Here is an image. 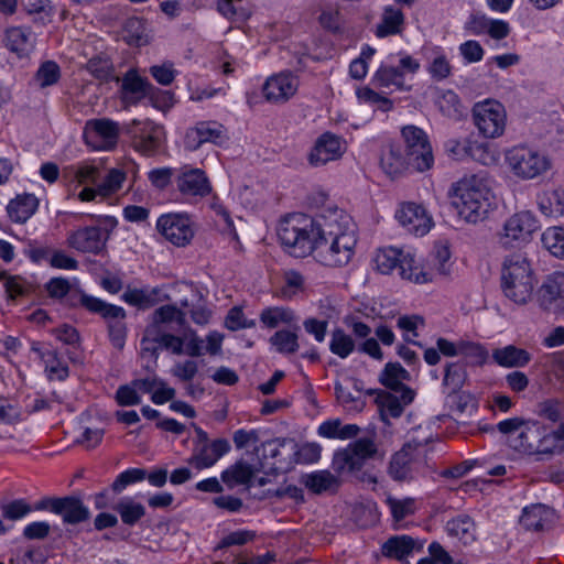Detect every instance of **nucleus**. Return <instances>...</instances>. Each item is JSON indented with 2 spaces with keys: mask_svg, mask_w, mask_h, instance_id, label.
<instances>
[{
  "mask_svg": "<svg viewBox=\"0 0 564 564\" xmlns=\"http://www.w3.org/2000/svg\"><path fill=\"white\" fill-rule=\"evenodd\" d=\"M126 181V173L120 169H111L105 180L98 187H85L79 189L75 195L82 202H93L98 196L106 197L115 194Z\"/></svg>",
  "mask_w": 564,
  "mask_h": 564,
  "instance_id": "c85d7f7f",
  "label": "nucleus"
},
{
  "mask_svg": "<svg viewBox=\"0 0 564 564\" xmlns=\"http://www.w3.org/2000/svg\"><path fill=\"white\" fill-rule=\"evenodd\" d=\"M260 469H262V467H260L259 462L254 465H250L240 460L225 469L221 473V479L229 488H234L238 485L251 487L254 482H258L259 486H263L265 485V479L263 477H257Z\"/></svg>",
  "mask_w": 564,
  "mask_h": 564,
  "instance_id": "a878e982",
  "label": "nucleus"
},
{
  "mask_svg": "<svg viewBox=\"0 0 564 564\" xmlns=\"http://www.w3.org/2000/svg\"><path fill=\"white\" fill-rule=\"evenodd\" d=\"M405 144V156L412 170L423 173L434 166L432 144L426 132L416 126H405L401 130Z\"/></svg>",
  "mask_w": 564,
  "mask_h": 564,
  "instance_id": "1a4fd4ad",
  "label": "nucleus"
},
{
  "mask_svg": "<svg viewBox=\"0 0 564 564\" xmlns=\"http://www.w3.org/2000/svg\"><path fill=\"white\" fill-rule=\"evenodd\" d=\"M218 11L225 18L236 21H245L251 13L247 0H219Z\"/></svg>",
  "mask_w": 564,
  "mask_h": 564,
  "instance_id": "4d7b16f0",
  "label": "nucleus"
},
{
  "mask_svg": "<svg viewBox=\"0 0 564 564\" xmlns=\"http://www.w3.org/2000/svg\"><path fill=\"white\" fill-rule=\"evenodd\" d=\"M426 469L425 447L420 444H405L391 456L388 474L395 481L410 482L424 475Z\"/></svg>",
  "mask_w": 564,
  "mask_h": 564,
  "instance_id": "0eeeda50",
  "label": "nucleus"
},
{
  "mask_svg": "<svg viewBox=\"0 0 564 564\" xmlns=\"http://www.w3.org/2000/svg\"><path fill=\"white\" fill-rule=\"evenodd\" d=\"M400 276L414 284L432 283V271L429 262L422 257H417L414 252L405 250L401 260Z\"/></svg>",
  "mask_w": 564,
  "mask_h": 564,
  "instance_id": "bb28decb",
  "label": "nucleus"
},
{
  "mask_svg": "<svg viewBox=\"0 0 564 564\" xmlns=\"http://www.w3.org/2000/svg\"><path fill=\"white\" fill-rule=\"evenodd\" d=\"M423 547V541L415 540L409 535H397L390 538L382 547L384 555L397 560H404Z\"/></svg>",
  "mask_w": 564,
  "mask_h": 564,
  "instance_id": "7c9ffc66",
  "label": "nucleus"
},
{
  "mask_svg": "<svg viewBox=\"0 0 564 564\" xmlns=\"http://www.w3.org/2000/svg\"><path fill=\"white\" fill-rule=\"evenodd\" d=\"M210 207L217 217L216 224L221 232L227 235L229 239L238 240L237 230L227 208L218 200L213 202Z\"/></svg>",
  "mask_w": 564,
  "mask_h": 564,
  "instance_id": "e2e57ef3",
  "label": "nucleus"
},
{
  "mask_svg": "<svg viewBox=\"0 0 564 564\" xmlns=\"http://www.w3.org/2000/svg\"><path fill=\"white\" fill-rule=\"evenodd\" d=\"M186 313L175 305H163L156 308L152 315V322L149 326H156V329H164L170 324L182 325Z\"/></svg>",
  "mask_w": 564,
  "mask_h": 564,
  "instance_id": "8fccbe9b",
  "label": "nucleus"
},
{
  "mask_svg": "<svg viewBox=\"0 0 564 564\" xmlns=\"http://www.w3.org/2000/svg\"><path fill=\"white\" fill-rule=\"evenodd\" d=\"M229 140L228 130L217 121H200L189 128L184 137V145L188 150H196L204 143L223 145Z\"/></svg>",
  "mask_w": 564,
  "mask_h": 564,
  "instance_id": "a211bd4d",
  "label": "nucleus"
},
{
  "mask_svg": "<svg viewBox=\"0 0 564 564\" xmlns=\"http://www.w3.org/2000/svg\"><path fill=\"white\" fill-rule=\"evenodd\" d=\"M329 350L341 359L347 358L355 350V341L341 328L332 332Z\"/></svg>",
  "mask_w": 564,
  "mask_h": 564,
  "instance_id": "13d9d810",
  "label": "nucleus"
},
{
  "mask_svg": "<svg viewBox=\"0 0 564 564\" xmlns=\"http://www.w3.org/2000/svg\"><path fill=\"white\" fill-rule=\"evenodd\" d=\"M564 452V424L542 425L541 455H556Z\"/></svg>",
  "mask_w": 564,
  "mask_h": 564,
  "instance_id": "58836bf2",
  "label": "nucleus"
},
{
  "mask_svg": "<svg viewBox=\"0 0 564 564\" xmlns=\"http://www.w3.org/2000/svg\"><path fill=\"white\" fill-rule=\"evenodd\" d=\"M540 228V220L532 212L519 210L505 220L500 232V241L507 247L523 246L532 240Z\"/></svg>",
  "mask_w": 564,
  "mask_h": 564,
  "instance_id": "9b49d317",
  "label": "nucleus"
},
{
  "mask_svg": "<svg viewBox=\"0 0 564 564\" xmlns=\"http://www.w3.org/2000/svg\"><path fill=\"white\" fill-rule=\"evenodd\" d=\"M380 90L383 91L382 89ZM384 95V93H378L368 86L359 87L356 89V96L360 104L373 105L383 110H388L391 108L392 104L390 99Z\"/></svg>",
  "mask_w": 564,
  "mask_h": 564,
  "instance_id": "69168bd1",
  "label": "nucleus"
},
{
  "mask_svg": "<svg viewBox=\"0 0 564 564\" xmlns=\"http://www.w3.org/2000/svg\"><path fill=\"white\" fill-rule=\"evenodd\" d=\"M256 455L260 467L288 471L295 466V442L286 438L267 441L256 447Z\"/></svg>",
  "mask_w": 564,
  "mask_h": 564,
  "instance_id": "f8f14e48",
  "label": "nucleus"
},
{
  "mask_svg": "<svg viewBox=\"0 0 564 564\" xmlns=\"http://www.w3.org/2000/svg\"><path fill=\"white\" fill-rule=\"evenodd\" d=\"M421 68L419 59L414 58L406 51L390 53L381 61L378 69L371 77V85L382 89L384 94L399 90H409L406 76L413 77Z\"/></svg>",
  "mask_w": 564,
  "mask_h": 564,
  "instance_id": "423d86ee",
  "label": "nucleus"
},
{
  "mask_svg": "<svg viewBox=\"0 0 564 564\" xmlns=\"http://www.w3.org/2000/svg\"><path fill=\"white\" fill-rule=\"evenodd\" d=\"M155 228L167 242L178 248L188 246L196 230L192 216L185 212H171L160 215Z\"/></svg>",
  "mask_w": 564,
  "mask_h": 564,
  "instance_id": "9d476101",
  "label": "nucleus"
},
{
  "mask_svg": "<svg viewBox=\"0 0 564 564\" xmlns=\"http://www.w3.org/2000/svg\"><path fill=\"white\" fill-rule=\"evenodd\" d=\"M31 351L44 365L45 373L50 380H64L68 377L67 364L58 357L57 351L51 346L32 341Z\"/></svg>",
  "mask_w": 564,
  "mask_h": 564,
  "instance_id": "393cba45",
  "label": "nucleus"
},
{
  "mask_svg": "<svg viewBox=\"0 0 564 564\" xmlns=\"http://www.w3.org/2000/svg\"><path fill=\"white\" fill-rule=\"evenodd\" d=\"M536 283L535 272L527 256L512 253L505 258L501 268V290L507 299L518 305L527 304Z\"/></svg>",
  "mask_w": 564,
  "mask_h": 564,
  "instance_id": "20e7f679",
  "label": "nucleus"
},
{
  "mask_svg": "<svg viewBox=\"0 0 564 564\" xmlns=\"http://www.w3.org/2000/svg\"><path fill=\"white\" fill-rule=\"evenodd\" d=\"M503 164L514 178L524 182L543 177L553 167L552 159L546 151L527 143L505 149Z\"/></svg>",
  "mask_w": 564,
  "mask_h": 564,
  "instance_id": "39448f33",
  "label": "nucleus"
},
{
  "mask_svg": "<svg viewBox=\"0 0 564 564\" xmlns=\"http://www.w3.org/2000/svg\"><path fill=\"white\" fill-rule=\"evenodd\" d=\"M436 105L446 117H457L462 113L460 99L454 90H443L437 97Z\"/></svg>",
  "mask_w": 564,
  "mask_h": 564,
  "instance_id": "0e129e2a",
  "label": "nucleus"
},
{
  "mask_svg": "<svg viewBox=\"0 0 564 564\" xmlns=\"http://www.w3.org/2000/svg\"><path fill=\"white\" fill-rule=\"evenodd\" d=\"M326 221L327 213L318 217L302 213L286 215L278 226L279 241L285 252L293 257H315L319 245L324 241Z\"/></svg>",
  "mask_w": 564,
  "mask_h": 564,
  "instance_id": "7ed1b4c3",
  "label": "nucleus"
},
{
  "mask_svg": "<svg viewBox=\"0 0 564 564\" xmlns=\"http://www.w3.org/2000/svg\"><path fill=\"white\" fill-rule=\"evenodd\" d=\"M405 250L395 247H383L376 251L373 264L382 274H390L395 268L400 270L401 260Z\"/></svg>",
  "mask_w": 564,
  "mask_h": 564,
  "instance_id": "ea45409f",
  "label": "nucleus"
},
{
  "mask_svg": "<svg viewBox=\"0 0 564 564\" xmlns=\"http://www.w3.org/2000/svg\"><path fill=\"white\" fill-rule=\"evenodd\" d=\"M365 465L364 460L354 452L349 445L334 455L333 466L339 474H351L358 471Z\"/></svg>",
  "mask_w": 564,
  "mask_h": 564,
  "instance_id": "09e8293b",
  "label": "nucleus"
},
{
  "mask_svg": "<svg viewBox=\"0 0 564 564\" xmlns=\"http://www.w3.org/2000/svg\"><path fill=\"white\" fill-rule=\"evenodd\" d=\"M115 510L120 514L122 522L128 525L137 523L145 513L143 505L130 497L122 498L116 505Z\"/></svg>",
  "mask_w": 564,
  "mask_h": 564,
  "instance_id": "864d4df0",
  "label": "nucleus"
},
{
  "mask_svg": "<svg viewBox=\"0 0 564 564\" xmlns=\"http://www.w3.org/2000/svg\"><path fill=\"white\" fill-rule=\"evenodd\" d=\"M61 77L59 66L53 61H46L39 67L34 80L42 88L52 86L58 82Z\"/></svg>",
  "mask_w": 564,
  "mask_h": 564,
  "instance_id": "338daca9",
  "label": "nucleus"
},
{
  "mask_svg": "<svg viewBox=\"0 0 564 564\" xmlns=\"http://www.w3.org/2000/svg\"><path fill=\"white\" fill-rule=\"evenodd\" d=\"M394 218L405 231L416 237H424L435 225L426 206L411 200L398 205Z\"/></svg>",
  "mask_w": 564,
  "mask_h": 564,
  "instance_id": "ddd939ff",
  "label": "nucleus"
},
{
  "mask_svg": "<svg viewBox=\"0 0 564 564\" xmlns=\"http://www.w3.org/2000/svg\"><path fill=\"white\" fill-rule=\"evenodd\" d=\"M452 252L447 243H436L426 259L432 271L433 281L438 276L449 275L453 267Z\"/></svg>",
  "mask_w": 564,
  "mask_h": 564,
  "instance_id": "c9c22d12",
  "label": "nucleus"
},
{
  "mask_svg": "<svg viewBox=\"0 0 564 564\" xmlns=\"http://www.w3.org/2000/svg\"><path fill=\"white\" fill-rule=\"evenodd\" d=\"M100 177L99 169L93 163H82L74 167V173L72 177V184L74 185V189L77 187H94Z\"/></svg>",
  "mask_w": 564,
  "mask_h": 564,
  "instance_id": "603ef678",
  "label": "nucleus"
},
{
  "mask_svg": "<svg viewBox=\"0 0 564 564\" xmlns=\"http://www.w3.org/2000/svg\"><path fill=\"white\" fill-rule=\"evenodd\" d=\"M325 226L324 241L317 249L315 260L329 268L347 265L355 257L358 242L350 216L341 209L328 210Z\"/></svg>",
  "mask_w": 564,
  "mask_h": 564,
  "instance_id": "f257e3e1",
  "label": "nucleus"
},
{
  "mask_svg": "<svg viewBox=\"0 0 564 564\" xmlns=\"http://www.w3.org/2000/svg\"><path fill=\"white\" fill-rule=\"evenodd\" d=\"M230 451V444L225 438H218L196 449L188 459V464L197 470L213 467Z\"/></svg>",
  "mask_w": 564,
  "mask_h": 564,
  "instance_id": "cd10ccee",
  "label": "nucleus"
},
{
  "mask_svg": "<svg viewBox=\"0 0 564 564\" xmlns=\"http://www.w3.org/2000/svg\"><path fill=\"white\" fill-rule=\"evenodd\" d=\"M494 361L503 368H520L527 366L531 355L525 349L514 345H508L492 351Z\"/></svg>",
  "mask_w": 564,
  "mask_h": 564,
  "instance_id": "473e14b6",
  "label": "nucleus"
},
{
  "mask_svg": "<svg viewBox=\"0 0 564 564\" xmlns=\"http://www.w3.org/2000/svg\"><path fill=\"white\" fill-rule=\"evenodd\" d=\"M324 316V319L310 317L303 323L304 329L318 343H323L325 340L328 322L337 316V312L334 307H329L327 312H325Z\"/></svg>",
  "mask_w": 564,
  "mask_h": 564,
  "instance_id": "bf43d9fd",
  "label": "nucleus"
},
{
  "mask_svg": "<svg viewBox=\"0 0 564 564\" xmlns=\"http://www.w3.org/2000/svg\"><path fill=\"white\" fill-rule=\"evenodd\" d=\"M564 295V272L555 271L546 276L540 289V301L549 307Z\"/></svg>",
  "mask_w": 564,
  "mask_h": 564,
  "instance_id": "a19ab883",
  "label": "nucleus"
},
{
  "mask_svg": "<svg viewBox=\"0 0 564 564\" xmlns=\"http://www.w3.org/2000/svg\"><path fill=\"white\" fill-rule=\"evenodd\" d=\"M470 159L482 165L492 166L499 163L500 152L495 144L473 140Z\"/></svg>",
  "mask_w": 564,
  "mask_h": 564,
  "instance_id": "6e6d98bb",
  "label": "nucleus"
},
{
  "mask_svg": "<svg viewBox=\"0 0 564 564\" xmlns=\"http://www.w3.org/2000/svg\"><path fill=\"white\" fill-rule=\"evenodd\" d=\"M185 339L183 336L169 334L164 329H156V326H148L141 340V351L148 352L155 362L159 348H165L174 355H183Z\"/></svg>",
  "mask_w": 564,
  "mask_h": 564,
  "instance_id": "6ab92c4d",
  "label": "nucleus"
},
{
  "mask_svg": "<svg viewBox=\"0 0 564 564\" xmlns=\"http://www.w3.org/2000/svg\"><path fill=\"white\" fill-rule=\"evenodd\" d=\"M542 247L554 258L564 260V226H550L541 235Z\"/></svg>",
  "mask_w": 564,
  "mask_h": 564,
  "instance_id": "37998d69",
  "label": "nucleus"
},
{
  "mask_svg": "<svg viewBox=\"0 0 564 564\" xmlns=\"http://www.w3.org/2000/svg\"><path fill=\"white\" fill-rule=\"evenodd\" d=\"M404 15L400 9L388 6L383 9L380 23L376 26L375 34L379 39L395 35L402 32Z\"/></svg>",
  "mask_w": 564,
  "mask_h": 564,
  "instance_id": "e433bc0d",
  "label": "nucleus"
},
{
  "mask_svg": "<svg viewBox=\"0 0 564 564\" xmlns=\"http://www.w3.org/2000/svg\"><path fill=\"white\" fill-rule=\"evenodd\" d=\"M425 70L430 78L443 82L453 75L451 51L442 45L430 44L422 47Z\"/></svg>",
  "mask_w": 564,
  "mask_h": 564,
  "instance_id": "aec40b11",
  "label": "nucleus"
},
{
  "mask_svg": "<svg viewBox=\"0 0 564 564\" xmlns=\"http://www.w3.org/2000/svg\"><path fill=\"white\" fill-rule=\"evenodd\" d=\"M471 116L475 127L485 139H499L505 134L508 115L499 100L487 98L476 102Z\"/></svg>",
  "mask_w": 564,
  "mask_h": 564,
  "instance_id": "6e6552de",
  "label": "nucleus"
},
{
  "mask_svg": "<svg viewBox=\"0 0 564 564\" xmlns=\"http://www.w3.org/2000/svg\"><path fill=\"white\" fill-rule=\"evenodd\" d=\"M467 378L465 365L458 361L448 362L445 368L443 384L452 392L463 387Z\"/></svg>",
  "mask_w": 564,
  "mask_h": 564,
  "instance_id": "052dcab7",
  "label": "nucleus"
},
{
  "mask_svg": "<svg viewBox=\"0 0 564 564\" xmlns=\"http://www.w3.org/2000/svg\"><path fill=\"white\" fill-rule=\"evenodd\" d=\"M78 303L87 311L101 315L107 319H123L126 317L124 310L121 306L106 303L99 297L79 293Z\"/></svg>",
  "mask_w": 564,
  "mask_h": 564,
  "instance_id": "72a5a7b5",
  "label": "nucleus"
},
{
  "mask_svg": "<svg viewBox=\"0 0 564 564\" xmlns=\"http://www.w3.org/2000/svg\"><path fill=\"white\" fill-rule=\"evenodd\" d=\"M447 533L460 541L463 544H470L476 540V525L468 516H459L446 524Z\"/></svg>",
  "mask_w": 564,
  "mask_h": 564,
  "instance_id": "79ce46f5",
  "label": "nucleus"
},
{
  "mask_svg": "<svg viewBox=\"0 0 564 564\" xmlns=\"http://www.w3.org/2000/svg\"><path fill=\"white\" fill-rule=\"evenodd\" d=\"M551 510L544 505L525 507L521 514V523L529 530H541L549 522Z\"/></svg>",
  "mask_w": 564,
  "mask_h": 564,
  "instance_id": "49530a36",
  "label": "nucleus"
},
{
  "mask_svg": "<svg viewBox=\"0 0 564 564\" xmlns=\"http://www.w3.org/2000/svg\"><path fill=\"white\" fill-rule=\"evenodd\" d=\"M360 429L357 424H343L339 419L323 421L317 427L318 436L327 440L346 441L358 435Z\"/></svg>",
  "mask_w": 564,
  "mask_h": 564,
  "instance_id": "f704fd0d",
  "label": "nucleus"
},
{
  "mask_svg": "<svg viewBox=\"0 0 564 564\" xmlns=\"http://www.w3.org/2000/svg\"><path fill=\"white\" fill-rule=\"evenodd\" d=\"M39 208V199L34 194L21 193L12 198L7 207L12 221L23 224L29 220Z\"/></svg>",
  "mask_w": 564,
  "mask_h": 564,
  "instance_id": "c756f323",
  "label": "nucleus"
},
{
  "mask_svg": "<svg viewBox=\"0 0 564 564\" xmlns=\"http://www.w3.org/2000/svg\"><path fill=\"white\" fill-rule=\"evenodd\" d=\"M437 348L445 357L462 356L469 366L481 367L489 360V351L481 343L460 338L457 341L445 337L436 339Z\"/></svg>",
  "mask_w": 564,
  "mask_h": 564,
  "instance_id": "2eb2a0df",
  "label": "nucleus"
},
{
  "mask_svg": "<svg viewBox=\"0 0 564 564\" xmlns=\"http://www.w3.org/2000/svg\"><path fill=\"white\" fill-rule=\"evenodd\" d=\"M271 346L281 354H293L299 349L297 336L290 330H278L270 338Z\"/></svg>",
  "mask_w": 564,
  "mask_h": 564,
  "instance_id": "680f3d73",
  "label": "nucleus"
},
{
  "mask_svg": "<svg viewBox=\"0 0 564 564\" xmlns=\"http://www.w3.org/2000/svg\"><path fill=\"white\" fill-rule=\"evenodd\" d=\"M304 485L313 492L321 494L337 487V478L328 470H317L304 476Z\"/></svg>",
  "mask_w": 564,
  "mask_h": 564,
  "instance_id": "5fc2aeb1",
  "label": "nucleus"
},
{
  "mask_svg": "<svg viewBox=\"0 0 564 564\" xmlns=\"http://www.w3.org/2000/svg\"><path fill=\"white\" fill-rule=\"evenodd\" d=\"M301 85L299 75L290 70H282L269 76L263 86L262 94L271 104H285L292 99Z\"/></svg>",
  "mask_w": 564,
  "mask_h": 564,
  "instance_id": "dca6fc26",
  "label": "nucleus"
},
{
  "mask_svg": "<svg viewBox=\"0 0 564 564\" xmlns=\"http://www.w3.org/2000/svg\"><path fill=\"white\" fill-rule=\"evenodd\" d=\"M261 323L269 327L275 328L281 325H291L296 322L294 312L284 306H272L264 308L260 314Z\"/></svg>",
  "mask_w": 564,
  "mask_h": 564,
  "instance_id": "de8ad7c7",
  "label": "nucleus"
},
{
  "mask_svg": "<svg viewBox=\"0 0 564 564\" xmlns=\"http://www.w3.org/2000/svg\"><path fill=\"white\" fill-rule=\"evenodd\" d=\"M380 165L389 176H398L411 169L410 162L401 149L394 144H389L383 149Z\"/></svg>",
  "mask_w": 564,
  "mask_h": 564,
  "instance_id": "2f4dec72",
  "label": "nucleus"
},
{
  "mask_svg": "<svg viewBox=\"0 0 564 564\" xmlns=\"http://www.w3.org/2000/svg\"><path fill=\"white\" fill-rule=\"evenodd\" d=\"M457 50L465 65L479 63L485 56L482 45L476 40H467L460 43Z\"/></svg>",
  "mask_w": 564,
  "mask_h": 564,
  "instance_id": "774afa93",
  "label": "nucleus"
},
{
  "mask_svg": "<svg viewBox=\"0 0 564 564\" xmlns=\"http://www.w3.org/2000/svg\"><path fill=\"white\" fill-rule=\"evenodd\" d=\"M451 206L459 219L477 224L489 215L495 206V195L486 174H467L452 183L448 189Z\"/></svg>",
  "mask_w": 564,
  "mask_h": 564,
  "instance_id": "f03ea898",
  "label": "nucleus"
},
{
  "mask_svg": "<svg viewBox=\"0 0 564 564\" xmlns=\"http://www.w3.org/2000/svg\"><path fill=\"white\" fill-rule=\"evenodd\" d=\"M118 122L108 119H90L84 128L85 143L94 151H110L115 149L119 139Z\"/></svg>",
  "mask_w": 564,
  "mask_h": 564,
  "instance_id": "4468645a",
  "label": "nucleus"
},
{
  "mask_svg": "<svg viewBox=\"0 0 564 564\" xmlns=\"http://www.w3.org/2000/svg\"><path fill=\"white\" fill-rule=\"evenodd\" d=\"M132 144L143 155H153L164 141V129L151 120H133L130 128Z\"/></svg>",
  "mask_w": 564,
  "mask_h": 564,
  "instance_id": "f3484780",
  "label": "nucleus"
},
{
  "mask_svg": "<svg viewBox=\"0 0 564 564\" xmlns=\"http://www.w3.org/2000/svg\"><path fill=\"white\" fill-rule=\"evenodd\" d=\"M380 379L382 384L394 393H402L403 390H411L404 386V381L409 380V372L400 364H387Z\"/></svg>",
  "mask_w": 564,
  "mask_h": 564,
  "instance_id": "a18cd8bd",
  "label": "nucleus"
},
{
  "mask_svg": "<svg viewBox=\"0 0 564 564\" xmlns=\"http://www.w3.org/2000/svg\"><path fill=\"white\" fill-rule=\"evenodd\" d=\"M176 186L185 196L204 197L212 192V185L200 169L184 166L176 177Z\"/></svg>",
  "mask_w": 564,
  "mask_h": 564,
  "instance_id": "b1692460",
  "label": "nucleus"
},
{
  "mask_svg": "<svg viewBox=\"0 0 564 564\" xmlns=\"http://www.w3.org/2000/svg\"><path fill=\"white\" fill-rule=\"evenodd\" d=\"M108 232L99 226H88L72 231L67 237L70 248L84 253H99L106 246Z\"/></svg>",
  "mask_w": 564,
  "mask_h": 564,
  "instance_id": "4be33fe9",
  "label": "nucleus"
},
{
  "mask_svg": "<svg viewBox=\"0 0 564 564\" xmlns=\"http://www.w3.org/2000/svg\"><path fill=\"white\" fill-rule=\"evenodd\" d=\"M414 399L413 390H403L402 393L391 392L382 399V412L392 417H398L403 412V408Z\"/></svg>",
  "mask_w": 564,
  "mask_h": 564,
  "instance_id": "3c124183",
  "label": "nucleus"
},
{
  "mask_svg": "<svg viewBox=\"0 0 564 564\" xmlns=\"http://www.w3.org/2000/svg\"><path fill=\"white\" fill-rule=\"evenodd\" d=\"M539 208L547 217L564 215V185L553 191L544 192L539 197Z\"/></svg>",
  "mask_w": 564,
  "mask_h": 564,
  "instance_id": "c03bdc74",
  "label": "nucleus"
},
{
  "mask_svg": "<svg viewBox=\"0 0 564 564\" xmlns=\"http://www.w3.org/2000/svg\"><path fill=\"white\" fill-rule=\"evenodd\" d=\"M6 47L19 57L29 55L33 50L31 33L22 28H10L4 34Z\"/></svg>",
  "mask_w": 564,
  "mask_h": 564,
  "instance_id": "4c0bfd02",
  "label": "nucleus"
},
{
  "mask_svg": "<svg viewBox=\"0 0 564 564\" xmlns=\"http://www.w3.org/2000/svg\"><path fill=\"white\" fill-rule=\"evenodd\" d=\"M346 149L345 140L334 133L325 132L315 141L308 154V162L313 166H323L340 159Z\"/></svg>",
  "mask_w": 564,
  "mask_h": 564,
  "instance_id": "412c9836",
  "label": "nucleus"
},
{
  "mask_svg": "<svg viewBox=\"0 0 564 564\" xmlns=\"http://www.w3.org/2000/svg\"><path fill=\"white\" fill-rule=\"evenodd\" d=\"M36 510L50 509L52 512L62 516L67 523H78L89 516L88 509L74 498L43 499L35 505Z\"/></svg>",
  "mask_w": 564,
  "mask_h": 564,
  "instance_id": "5701e85b",
  "label": "nucleus"
}]
</instances>
